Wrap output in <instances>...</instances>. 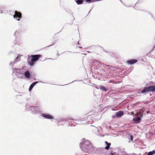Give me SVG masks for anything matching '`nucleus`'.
Listing matches in <instances>:
<instances>
[{
	"label": "nucleus",
	"mask_w": 155,
	"mask_h": 155,
	"mask_svg": "<svg viewBox=\"0 0 155 155\" xmlns=\"http://www.w3.org/2000/svg\"><path fill=\"white\" fill-rule=\"evenodd\" d=\"M92 144L88 140L84 141L81 143L80 147L82 150L87 151L91 148Z\"/></svg>",
	"instance_id": "f257e3e1"
},
{
	"label": "nucleus",
	"mask_w": 155,
	"mask_h": 155,
	"mask_svg": "<svg viewBox=\"0 0 155 155\" xmlns=\"http://www.w3.org/2000/svg\"><path fill=\"white\" fill-rule=\"evenodd\" d=\"M42 57L41 54L32 55L28 58V63L29 64L32 66L34 65L35 62L37 61L39 59Z\"/></svg>",
	"instance_id": "f03ea898"
},
{
	"label": "nucleus",
	"mask_w": 155,
	"mask_h": 155,
	"mask_svg": "<svg viewBox=\"0 0 155 155\" xmlns=\"http://www.w3.org/2000/svg\"><path fill=\"white\" fill-rule=\"evenodd\" d=\"M149 92H155V86L145 87L140 91L142 93H146Z\"/></svg>",
	"instance_id": "7ed1b4c3"
},
{
	"label": "nucleus",
	"mask_w": 155,
	"mask_h": 155,
	"mask_svg": "<svg viewBox=\"0 0 155 155\" xmlns=\"http://www.w3.org/2000/svg\"><path fill=\"white\" fill-rule=\"evenodd\" d=\"M21 14L20 12L17 11L15 12V14L13 15L14 18H16L18 21H19L20 18H21Z\"/></svg>",
	"instance_id": "20e7f679"
},
{
	"label": "nucleus",
	"mask_w": 155,
	"mask_h": 155,
	"mask_svg": "<svg viewBox=\"0 0 155 155\" xmlns=\"http://www.w3.org/2000/svg\"><path fill=\"white\" fill-rule=\"evenodd\" d=\"M42 116L43 117L48 119H52L53 118V117L49 114H43Z\"/></svg>",
	"instance_id": "39448f33"
},
{
	"label": "nucleus",
	"mask_w": 155,
	"mask_h": 155,
	"mask_svg": "<svg viewBox=\"0 0 155 155\" xmlns=\"http://www.w3.org/2000/svg\"><path fill=\"white\" fill-rule=\"evenodd\" d=\"M138 60L136 59H132L129 60L127 61V63L129 64H132L137 62Z\"/></svg>",
	"instance_id": "423d86ee"
},
{
	"label": "nucleus",
	"mask_w": 155,
	"mask_h": 155,
	"mask_svg": "<svg viewBox=\"0 0 155 155\" xmlns=\"http://www.w3.org/2000/svg\"><path fill=\"white\" fill-rule=\"evenodd\" d=\"M124 114V112L122 111H119L117 112L116 114V115L118 117H121Z\"/></svg>",
	"instance_id": "0eeeda50"
},
{
	"label": "nucleus",
	"mask_w": 155,
	"mask_h": 155,
	"mask_svg": "<svg viewBox=\"0 0 155 155\" xmlns=\"http://www.w3.org/2000/svg\"><path fill=\"white\" fill-rule=\"evenodd\" d=\"M105 143L107 145V146L105 147V149L106 150H108L111 145V143H108L107 141H105Z\"/></svg>",
	"instance_id": "6e6552de"
},
{
	"label": "nucleus",
	"mask_w": 155,
	"mask_h": 155,
	"mask_svg": "<svg viewBox=\"0 0 155 155\" xmlns=\"http://www.w3.org/2000/svg\"><path fill=\"white\" fill-rule=\"evenodd\" d=\"M38 83V82L37 81H35V82L33 83L30 86V87H29V91H30L31 90V89H32V88H33V87H34V86H35V85L37 83Z\"/></svg>",
	"instance_id": "1a4fd4ad"
},
{
	"label": "nucleus",
	"mask_w": 155,
	"mask_h": 155,
	"mask_svg": "<svg viewBox=\"0 0 155 155\" xmlns=\"http://www.w3.org/2000/svg\"><path fill=\"white\" fill-rule=\"evenodd\" d=\"M133 120L137 123H138L140 122L141 120L140 118V117H137L136 118L134 119Z\"/></svg>",
	"instance_id": "9d476101"
},
{
	"label": "nucleus",
	"mask_w": 155,
	"mask_h": 155,
	"mask_svg": "<svg viewBox=\"0 0 155 155\" xmlns=\"http://www.w3.org/2000/svg\"><path fill=\"white\" fill-rule=\"evenodd\" d=\"M25 75L26 77L29 78L30 77V74L28 71H27L25 72Z\"/></svg>",
	"instance_id": "9b49d317"
},
{
	"label": "nucleus",
	"mask_w": 155,
	"mask_h": 155,
	"mask_svg": "<svg viewBox=\"0 0 155 155\" xmlns=\"http://www.w3.org/2000/svg\"><path fill=\"white\" fill-rule=\"evenodd\" d=\"M77 4L78 5L82 4L83 2V0H75Z\"/></svg>",
	"instance_id": "f8f14e48"
},
{
	"label": "nucleus",
	"mask_w": 155,
	"mask_h": 155,
	"mask_svg": "<svg viewBox=\"0 0 155 155\" xmlns=\"http://www.w3.org/2000/svg\"><path fill=\"white\" fill-rule=\"evenodd\" d=\"M155 153V151L153 150L152 151L149 152L147 154V155H153Z\"/></svg>",
	"instance_id": "ddd939ff"
},
{
	"label": "nucleus",
	"mask_w": 155,
	"mask_h": 155,
	"mask_svg": "<svg viewBox=\"0 0 155 155\" xmlns=\"http://www.w3.org/2000/svg\"><path fill=\"white\" fill-rule=\"evenodd\" d=\"M100 89L102 91H107V88L104 86H101L100 87Z\"/></svg>",
	"instance_id": "4468645a"
},
{
	"label": "nucleus",
	"mask_w": 155,
	"mask_h": 155,
	"mask_svg": "<svg viewBox=\"0 0 155 155\" xmlns=\"http://www.w3.org/2000/svg\"><path fill=\"white\" fill-rule=\"evenodd\" d=\"M133 138L134 137L133 135L130 136V140H131L132 141L133 140Z\"/></svg>",
	"instance_id": "2eb2a0df"
},
{
	"label": "nucleus",
	"mask_w": 155,
	"mask_h": 155,
	"mask_svg": "<svg viewBox=\"0 0 155 155\" xmlns=\"http://www.w3.org/2000/svg\"><path fill=\"white\" fill-rule=\"evenodd\" d=\"M109 82H111V83H114V84H116L117 83L115 81H110Z\"/></svg>",
	"instance_id": "dca6fc26"
},
{
	"label": "nucleus",
	"mask_w": 155,
	"mask_h": 155,
	"mask_svg": "<svg viewBox=\"0 0 155 155\" xmlns=\"http://www.w3.org/2000/svg\"><path fill=\"white\" fill-rule=\"evenodd\" d=\"M79 48H81L82 47H79Z\"/></svg>",
	"instance_id": "f3484780"
}]
</instances>
